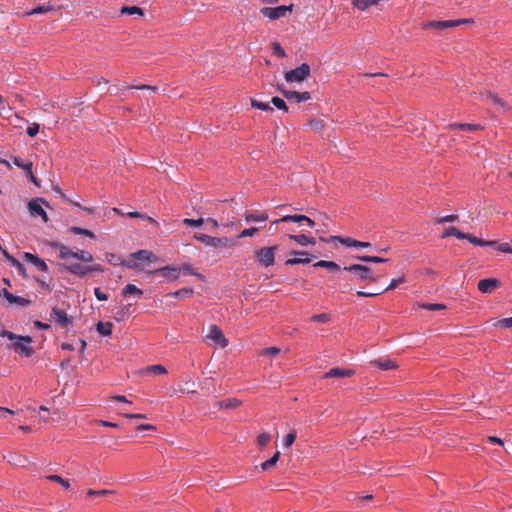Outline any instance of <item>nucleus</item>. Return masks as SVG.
Returning <instances> with one entry per match:
<instances>
[{"mask_svg":"<svg viewBox=\"0 0 512 512\" xmlns=\"http://www.w3.org/2000/svg\"><path fill=\"white\" fill-rule=\"evenodd\" d=\"M493 326L497 327V326H500V327H505V328H510L512 327V317H508V318H503L501 320H497Z\"/></svg>","mask_w":512,"mask_h":512,"instance_id":"nucleus-56","label":"nucleus"},{"mask_svg":"<svg viewBox=\"0 0 512 512\" xmlns=\"http://www.w3.org/2000/svg\"><path fill=\"white\" fill-rule=\"evenodd\" d=\"M113 324L111 322H99L96 326L97 332L102 336H109L112 333Z\"/></svg>","mask_w":512,"mask_h":512,"instance_id":"nucleus-35","label":"nucleus"},{"mask_svg":"<svg viewBox=\"0 0 512 512\" xmlns=\"http://www.w3.org/2000/svg\"><path fill=\"white\" fill-rule=\"evenodd\" d=\"M123 296H134L136 298H140L143 295V291L136 287L134 284H127L122 289Z\"/></svg>","mask_w":512,"mask_h":512,"instance_id":"nucleus-28","label":"nucleus"},{"mask_svg":"<svg viewBox=\"0 0 512 512\" xmlns=\"http://www.w3.org/2000/svg\"><path fill=\"white\" fill-rule=\"evenodd\" d=\"M70 231L73 234L84 235V236H87V237L92 238V239L95 238V234L91 230H88V229L80 228V227H77V226H72L70 228Z\"/></svg>","mask_w":512,"mask_h":512,"instance_id":"nucleus-41","label":"nucleus"},{"mask_svg":"<svg viewBox=\"0 0 512 512\" xmlns=\"http://www.w3.org/2000/svg\"><path fill=\"white\" fill-rule=\"evenodd\" d=\"M193 237L195 240L215 248H229L234 245V242L227 237H212L203 233H195Z\"/></svg>","mask_w":512,"mask_h":512,"instance_id":"nucleus-4","label":"nucleus"},{"mask_svg":"<svg viewBox=\"0 0 512 512\" xmlns=\"http://www.w3.org/2000/svg\"><path fill=\"white\" fill-rule=\"evenodd\" d=\"M279 459H280V452L276 451L274 453L273 457L269 458L268 460H266L265 462L260 464V469H262V471H269V470L273 469L274 466L276 465V462H278Z\"/></svg>","mask_w":512,"mask_h":512,"instance_id":"nucleus-30","label":"nucleus"},{"mask_svg":"<svg viewBox=\"0 0 512 512\" xmlns=\"http://www.w3.org/2000/svg\"><path fill=\"white\" fill-rule=\"evenodd\" d=\"M343 271L349 272L353 275L351 280L355 279L358 282H377L378 276L374 275L368 266L361 264H352L345 266Z\"/></svg>","mask_w":512,"mask_h":512,"instance_id":"nucleus-3","label":"nucleus"},{"mask_svg":"<svg viewBox=\"0 0 512 512\" xmlns=\"http://www.w3.org/2000/svg\"><path fill=\"white\" fill-rule=\"evenodd\" d=\"M120 13L122 15L124 14H127V15H138V16H143L144 15V11L142 8L140 7H137V6H123L120 10Z\"/></svg>","mask_w":512,"mask_h":512,"instance_id":"nucleus-37","label":"nucleus"},{"mask_svg":"<svg viewBox=\"0 0 512 512\" xmlns=\"http://www.w3.org/2000/svg\"><path fill=\"white\" fill-rule=\"evenodd\" d=\"M47 479L49 481H53V482H57L59 483L60 485H62L64 488L66 489H70V483L68 480L62 478L61 476L57 475V474H52V475H48L47 476Z\"/></svg>","mask_w":512,"mask_h":512,"instance_id":"nucleus-42","label":"nucleus"},{"mask_svg":"<svg viewBox=\"0 0 512 512\" xmlns=\"http://www.w3.org/2000/svg\"><path fill=\"white\" fill-rule=\"evenodd\" d=\"M314 267L326 268L332 271H339L340 266L333 261L319 260L313 264Z\"/></svg>","mask_w":512,"mask_h":512,"instance_id":"nucleus-36","label":"nucleus"},{"mask_svg":"<svg viewBox=\"0 0 512 512\" xmlns=\"http://www.w3.org/2000/svg\"><path fill=\"white\" fill-rule=\"evenodd\" d=\"M153 256L152 252L148 250H139L133 254V257L138 260L147 261Z\"/></svg>","mask_w":512,"mask_h":512,"instance_id":"nucleus-46","label":"nucleus"},{"mask_svg":"<svg viewBox=\"0 0 512 512\" xmlns=\"http://www.w3.org/2000/svg\"><path fill=\"white\" fill-rule=\"evenodd\" d=\"M291 254L297 255L299 257L287 259L285 264L289 266L297 265V264H308L311 261V258L308 257V253L304 251H291Z\"/></svg>","mask_w":512,"mask_h":512,"instance_id":"nucleus-21","label":"nucleus"},{"mask_svg":"<svg viewBox=\"0 0 512 512\" xmlns=\"http://www.w3.org/2000/svg\"><path fill=\"white\" fill-rule=\"evenodd\" d=\"M450 236H454L456 237L457 239H464L465 237V233L464 232H461L459 231L456 227L454 226H450L448 227L447 229H445V231L443 232V234L441 235V238L444 239V238H447V237H450Z\"/></svg>","mask_w":512,"mask_h":512,"instance_id":"nucleus-34","label":"nucleus"},{"mask_svg":"<svg viewBox=\"0 0 512 512\" xmlns=\"http://www.w3.org/2000/svg\"><path fill=\"white\" fill-rule=\"evenodd\" d=\"M471 22L468 19L464 20H440V21H428L422 24L423 29H434L437 31L451 29L464 23Z\"/></svg>","mask_w":512,"mask_h":512,"instance_id":"nucleus-7","label":"nucleus"},{"mask_svg":"<svg viewBox=\"0 0 512 512\" xmlns=\"http://www.w3.org/2000/svg\"><path fill=\"white\" fill-rule=\"evenodd\" d=\"M500 286V281L495 278H486L478 282V290L481 293H491Z\"/></svg>","mask_w":512,"mask_h":512,"instance_id":"nucleus-17","label":"nucleus"},{"mask_svg":"<svg viewBox=\"0 0 512 512\" xmlns=\"http://www.w3.org/2000/svg\"><path fill=\"white\" fill-rule=\"evenodd\" d=\"M293 4L291 5H281L278 7H264L260 9L261 15L269 18L270 20H277L283 18L287 15L288 12H292Z\"/></svg>","mask_w":512,"mask_h":512,"instance_id":"nucleus-8","label":"nucleus"},{"mask_svg":"<svg viewBox=\"0 0 512 512\" xmlns=\"http://www.w3.org/2000/svg\"><path fill=\"white\" fill-rule=\"evenodd\" d=\"M279 353L280 349L278 347H269L261 350L260 355L276 356Z\"/></svg>","mask_w":512,"mask_h":512,"instance_id":"nucleus-59","label":"nucleus"},{"mask_svg":"<svg viewBox=\"0 0 512 512\" xmlns=\"http://www.w3.org/2000/svg\"><path fill=\"white\" fill-rule=\"evenodd\" d=\"M145 372L146 373L155 374V375H165V374H167L166 368L163 365H160V364H155V365H151V366L147 367Z\"/></svg>","mask_w":512,"mask_h":512,"instance_id":"nucleus-39","label":"nucleus"},{"mask_svg":"<svg viewBox=\"0 0 512 512\" xmlns=\"http://www.w3.org/2000/svg\"><path fill=\"white\" fill-rule=\"evenodd\" d=\"M94 295L99 301H106L108 295L100 290V288H94Z\"/></svg>","mask_w":512,"mask_h":512,"instance_id":"nucleus-63","label":"nucleus"},{"mask_svg":"<svg viewBox=\"0 0 512 512\" xmlns=\"http://www.w3.org/2000/svg\"><path fill=\"white\" fill-rule=\"evenodd\" d=\"M289 238L295 242H297L301 246H306L308 244L314 245L316 243L313 237H308L304 234L299 235H289Z\"/></svg>","mask_w":512,"mask_h":512,"instance_id":"nucleus-29","label":"nucleus"},{"mask_svg":"<svg viewBox=\"0 0 512 512\" xmlns=\"http://www.w3.org/2000/svg\"><path fill=\"white\" fill-rule=\"evenodd\" d=\"M464 239L468 240L470 243L477 245V246H496V244H497V241H493V240L486 241V240L477 238V237H475L471 234H467V233H465Z\"/></svg>","mask_w":512,"mask_h":512,"instance_id":"nucleus-27","label":"nucleus"},{"mask_svg":"<svg viewBox=\"0 0 512 512\" xmlns=\"http://www.w3.org/2000/svg\"><path fill=\"white\" fill-rule=\"evenodd\" d=\"M445 128L450 131L455 129H460L464 131H477L481 129V126L479 124L454 123L448 124Z\"/></svg>","mask_w":512,"mask_h":512,"instance_id":"nucleus-26","label":"nucleus"},{"mask_svg":"<svg viewBox=\"0 0 512 512\" xmlns=\"http://www.w3.org/2000/svg\"><path fill=\"white\" fill-rule=\"evenodd\" d=\"M295 439H296V432L295 431L289 432L284 437L282 444L284 447L288 448L294 443Z\"/></svg>","mask_w":512,"mask_h":512,"instance_id":"nucleus-52","label":"nucleus"},{"mask_svg":"<svg viewBox=\"0 0 512 512\" xmlns=\"http://www.w3.org/2000/svg\"><path fill=\"white\" fill-rule=\"evenodd\" d=\"M487 443L490 444V445H499V446H503L504 445L503 440L498 438V437H495V436H488L487 437Z\"/></svg>","mask_w":512,"mask_h":512,"instance_id":"nucleus-62","label":"nucleus"},{"mask_svg":"<svg viewBox=\"0 0 512 512\" xmlns=\"http://www.w3.org/2000/svg\"><path fill=\"white\" fill-rule=\"evenodd\" d=\"M155 273L162 275L165 278L174 280L179 277L180 274V268L178 267H171V266H165L162 268H159L155 270Z\"/></svg>","mask_w":512,"mask_h":512,"instance_id":"nucleus-23","label":"nucleus"},{"mask_svg":"<svg viewBox=\"0 0 512 512\" xmlns=\"http://www.w3.org/2000/svg\"><path fill=\"white\" fill-rule=\"evenodd\" d=\"M370 364L384 371L397 368L396 362L392 361L391 359H374L370 362Z\"/></svg>","mask_w":512,"mask_h":512,"instance_id":"nucleus-24","label":"nucleus"},{"mask_svg":"<svg viewBox=\"0 0 512 512\" xmlns=\"http://www.w3.org/2000/svg\"><path fill=\"white\" fill-rule=\"evenodd\" d=\"M51 320H53L62 327H66L71 322L67 313L64 310L58 309L56 307L52 309Z\"/></svg>","mask_w":512,"mask_h":512,"instance_id":"nucleus-19","label":"nucleus"},{"mask_svg":"<svg viewBox=\"0 0 512 512\" xmlns=\"http://www.w3.org/2000/svg\"><path fill=\"white\" fill-rule=\"evenodd\" d=\"M271 103L279 110H283L284 112H288V107L283 99L280 97H273L271 99Z\"/></svg>","mask_w":512,"mask_h":512,"instance_id":"nucleus-45","label":"nucleus"},{"mask_svg":"<svg viewBox=\"0 0 512 512\" xmlns=\"http://www.w3.org/2000/svg\"><path fill=\"white\" fill-rule=\"evenodd\" d=\"M355 374V371L352 369H345V368H339L335 367L330 369L328 372H326L322 379H328V378H349L352 377Z\"/></svg>","mask_w":512,"mask_h":512,"instance_id":"nucleus-14","label":"nucleus"},{"mask_svg":"<svg viewBox=\"0 0 512 512\" xmlns=\"http://www.w3.org/2000/svg\"><path fill=\"white\" fill-rule=\"evenodd\" d=\"M49 246L59 249V258L62 260H79L83 262H92L93 255L85 250L77 249L72 251L69 247L60 244L59 242H48Z\"/></svg>","mask_w":512,"mask_h":512,"instance_id":"nucleus-2","label":"nucleus"},{"mask_svg":"<svg viewBox=\"0 0 512 512\" xmlns=\"http://www.w3.org/2000/svg\"><path fill=\"white\" fill-rule=\"evenodd\" d=\"M42 204L48 206V203L42 198L32 199L28 203V209L33 217L40 216L44 222H48V216L43 209Z\"/></svg>","mask_w":512,"mask_h":512,"instance_id":"nucleus-9","label":"nucleus"},{"mask_svg":"<svg viewBox=\"0 0 512 512\" xmlns=\"http://www.w3.org/2000/svg\"><path fill=\"white\" fill-rule=\"evenodd\" d=\"M356 259L359 261H362V262H371V263H384L387 261V259H385V258H381L378 256H369V255L357 256Z\"/></svg>","mask_w":512,"mask_h":512,"instance_id":"nucleus-40","label":"nucleus"},{"mask_svg":"<svg viewBox=\"0 0 512 512\" xmlns=\"http://www.w3.org/2000/svg\"><path fill=\"white\" fill-rule=\"evenodd\" d=\"M405 282V277L404 276H401L399 278H395V279H392L391 282L389 283V285L382 290V292H386L388 290H393L395 289L396 287H398L400 284L404 283Z\"/></svg>","mask_w":512,"mask_h":512,"instance_id":"nucleus-48","label":"nucleus"},{"mask_svg":"<svg viewBox=\"0 0 512 512\" xmlns=\"http://www.w3.org/2000/svg\"><path fill=\"white\" fill-rule=\"evenodd\" d=\"M340 291L343 293L351 292L353 290V287L346 281L345 283H339Z\"/></svg>","mask_w":512,"mask_h":512,"instance_id":"nucleus-64","label":"nucleus"},{"mask_svg":"<svg viewBox=\"0 0 512 512\" xmlns=\"http://www.w3.org/2000/svg\"><path fill=\"white\" fill-rule=\"evenodd\" d=\"M257 231H258V228H256V227H250V228L244 229L238 234L237 238L241 239V238H245V237H252Z\"/></svg>","mask_w":512,"mask_h":512,"instance_id":"nucleus-53","label":"nucleus"},{"mask_svg":"<svg viewBox=\"0 0 512 512\" xmlns=\"http://www.w3.org/2000/svg\"><path fill=\"white\" fill-rule=\"evenodd\" d=\"M281 220H284L285 222L298 223L300 226L306 224L310 228L315 226V222L305 215H285L281 217Z\"/></svg>","mask_w":512,"mask_h":512,"instance_id":"nucleus-18","label":"nucleus"},{"mask_svg":"<svg viewBox=\"0 0 512 512\" xmlns=\"http://www.w3.org/2000/svg\"><path fill=\"white\" fill-rule=\"evenodd\" d=\"M251 106L253 108L263 110V111H271V112L273 111V109L270 107V105L268 103H264V102L258 101L256 99H251Z\"/></svg>","mask_w":512,"mask_h":512,"instance_id":"nucleus-44","label":"nucleus"},{"mask_svg":"<svg viewBox=\"0 0 512 512\" xmlns=\"http://www.w3.org/2000/svg\"><path fill=\"white\" fill-rule=\"evenodd\" d=\"M205 220L203 218L199 219H190L185 218L183 219V224L189 227H200L204 224Z\"/></svg>","mask_w":512,"mask_h":512,"instance_id":"nucleus-47","label":"nucleus"},{"mask_svg":"<svg viewBox=\"0 0 512 512\" xmlns=\"http://www.w3.org/2000/svg\"><path fill=\"white\" fill-rule=\"evenodd\" d=\"M378 2L379 0H354L352 5L358 10L364 11L371 6L377 5Z\"/></svg>","mask_w":512,"mask_h":512,"instance_id":"nucleus-32","label":"nucleus"},{"mask_svg":"<svg viewBox=\"0 0 512 512\" xmlns=\"http://www.w3.org/2000/svg\"><path fill=\"white\" fill-rule=\"evenodd\" d=\"M278 250V246L263 247L256 251L255 258L259 265L264 267H270L274 264L275 253Z\"/></svg>","mask_w":512,"mask_h":512,"instance_id":"nucleus-6","label":"nucleus"},{"mask_svg":"<svg viewBox=\"0 0 512 512\" xmlns=\"http://www.w3.org/2000/svg\"><path fill=\"white\" fill-rule=\"evenodd\" d=\"M331 240L338 241V242H340L341 244H343V245H345L347 247L368 248V247L371 246V244L369 242L358 241V240H355V239L350 238V237L343 238V237H340V236H332Z\"/></svg>","mask_w":512,"mask_h":512,"instance_id":"nucleus-16","label":"nucleus"},{"mask_svg":"<svg viewBox=\"0 0 512 512\" xmlns=\"http://www.w3.org/2000/svg\"><path fill=\"white\" fill-rule=\"evenodd\" d=\"M419 307L426 309V310H430V311L443 310L446 308V306L444 304H440V303L421 304V305H419Z\"/></svg>","mask_w":512,"mask_h":512,"instance_id":"nucleus-50","label":"nucleus"},{"mask_svg":"<svg viewBox=\"0 0 512 512\" xmlns=\"http://www.w3.org/2000/svg\"><path fill=\"white\" fill-rule=\"evenodd\" d=\"M311 69L307 63L301 64L299 67L285 72L284 79L288 83H300L310 76Z\"/></svg>","mask_w":512,"mask_h":512,"instance_id":"nucleus-5","label":"nucleus"},{"mask_svg":"<svg viewBox=\"0 0 512 512\" xmlns=\"http://www.w3.org/2000/svg\"><path fill=\"white\" fill-rule=\"evenodd\" d=\"M272 49H273L274 54L277 55L278 57H280V58L286 57V53H285L284 49L281 47L280 43L273 42Z\"/></svg>","mask_w":512,"mask_h":512,"instance_id":"nucleus-55","label":"nucleus"},{"mask_svg":"<svg viewBox=\"0 0 512 512\" xmlns=\"http://www.w3.org/2000/svg\"><path fill=\"white\" fill-rule=\"evenodd\" d=\"M13 163L14 165H16L17 167L25 170L27 172V174H31V170H32V167H33V163L32 162H27V163H22V161L20 160V158L18 157H14L13 158Z\"/></svg>","mask_w":512,"mask_h":512,"instance_id":"nucleus-43","label":"nucleus"},{"mask_svg":"<svg viewBox=\"0 0 512 512\" xmlns=\"http://www.w3.org/2000/svg\"><path fill=\"white\" fill-rule=\"evenodd\" d=\"M7 452L2 455V459L10 465L24 467L28 463L26 456H22L18 451L9 450Z\"/></svg>","mask_w":512,"mask_h":512,"instance_id":"nucleus-11","label":"nucleus"},{"mask_svg":"<svg viewBox=\"0 0 512 512\" xmlns=\"http://www.w3.org/2000/svg\"><path fill=\"white\" fill-rule=\"evenodd\" d=\"M245 222H265L268 219L266 212H251L247 211L244 215Z\"/></svg>","mask_w":512,"mask_h":512,"instance_id":"nucleus-25","label":"nucleus"},{"mask_svg":"<svg viewBox=\"0 0 512 512\" xmlns=\"http://www.w3.org/2000/svg\"><path fill=\"white\" fill-rule=\"evenodd\" d=\"M241 405V401L236 398H229L216 403V406L224 409H233Z\"/></svg>","mask_w":512,"mask_h":512,"instance_id":"nucleus-31","label":"nucleus"},{"mask_svg":"<svg viewBox=\"0 0 512 512\" xmlns=\"http://www.w3.org/2000/svg\"><path fill=\"white\" fill-rule=\"evenodd\" d=\"M207 339L212 341L214 344L224 348L228 345V340L225 338L221 329L216 325L209 326Z\"/></svg>","mask_w":512,"mask_h":512,"instance_id":"nucleus-10","label":"nucleus"},{"mask_svg":"<svg viewBox=\"0 0 512 512\" xmlns=\"http://www.w3.org/2000/svg\"><path fill=\"white\" fill-rule=\"evenodd\" d=\"M271 439L270 434L268 433H262L257 437V445L260 447L266 446L269 444Z\"/></svg>","mask_w":512,"mask_h":512,"instance_id":"nucleus-51","label":"nucleus"},{"mask_svg":"<svg viewBox=\"0 0 512 512\" xmlns=\"http://www.w3.org/2000/svg\"><path fill=\"white\" fill-rule=\"evenodd\" d=\"M179 268H180V272L183 271V273H185V274L195 275V276H197L199 278L203 277L190 264H183Z\"/></svg>","mask_w":512,"mask_h":512,"instance_id":"nucleus-49","label":"nucleus"},{"mask_svg":"<svg viewBox=\"0 0 512 512\" xmlns=\"http://www.w3.org/2000/svg\"><path fill=\"white\" fill-rule=\"evenodd\" d=\"M39 132V124L33 123L27 128V134L30 137H35Z\"/></svg>","mask_w":512,"mask_h":512,"instance_id":"nucleus-61","label":"nucleus"},{"mask_svg":"<svg viewBox=\"0 0 512 512\" xmlns=\"http://www.w3.org/2000/svg\"><path fill=\"white\" fill-rule=\"evenodd\" d=\"M192 294H193V289L185 287V288H181L177 291L167 293L166 297H168V298H176V297L184 298V297H191Z\"/></svg>","mask_w":512,"mask_h":512,"instance_id":"nucleus-33","label":"nucleus"},{"mask_svg":"<svg viewBox=\"0 0 512 512\" xmlns=\"http://www.w3.org/2000/svg\"><path fill=\"white\" fill-rule=\"evenodd\" d=\"M55 10L56 9H55L54 6H51V5H41V6H38V7L34 8L30 12L24 13V15L25 16H30V15H36V14H44V13L55 11Z\"/></svg>","mask_w":512,"mask_h":512,"instance_id":"nucleus-38","label":"nucleus"},{"mask_svg":"<svg viewBox=\"0 0 512 512\" xmlns=\"http://www.w3.org/2000/svg\"><path fill=\"white\" fill-rule=\"evenodd\" d=\"M0 336L10 340L12 343L9 348L21 356L30 357L33 354L34 350L31 346L32 338L30 336L16 335L5 329L0 331Z\"/></svg>","mask_w":512,"mask_h":512,"instance_id":"nucleus-1","label":"nucleus"},{"mask_svg":"<svg viewBox=\"0 0 512 512\" xmlns=\"http://www.w3.org/2000/svg\"><path fill=\"white\" fill-rule=\"evenodd\" d=\"M63 263L64 268L70 273L83 277L88 273L87 266L81 265L79 263L73 262L72 260H64Z\"/></svg>","mask_w":512,"mask_h":512,"instance_id":"nucleus-15","label":"nucleus"},{"mask_svg":"<svg viewBox=\"0 0 512 512\" xmlns=\"http://www.w3.org/2000/svg\"><path fill=\"white\" fill-rule=\"evenodd\" d=\"M281 93L286 99L295 101L296 103L305 102L311 99V94L308 91L297 92L291 90H281Z\"/></svg>","mask_w":512,"mask_h":512,"instance_id":"nucleus-13","label":"nucleus"},{"mask_svg":"<svg viewBox=\"0 0 512 512\" xmlns=\"http://www.w3.org/2000/svg\"><path fill=\"white\" fill-rule=\"evenodd\" d=\"M496 250L503 252V253H511L512 254V246L508 243H498L496 246H493Z\"/></svg>","mask_w":512,"mask_h":512,"instance_id":"nucleus-57","label":"nucleus"},{"mask_svg":"<svg viewBox=\"0 0 512 512\" xmlns=\"http://www.w3.org/2000/svg\"><path fill=\"white\" fill-rule=\"evenodd\" d=\"M480 97L483 101L498 106L503 110L509 109V106L503 101V99L491 91H484L480 93Z\"/></svg>","mask_w":512,"mask_h":512,"instance_id":"nucleus-12","label":"nucleus"},{"mask_svg":"<svg viewBox=\"0 0 512 512\" xmlns=\"http://www.w3.org/2000/svg\"><path fill=\"white\" fill-rule=\"evenodd\" d=\"M23 257L26 261H28L29 263L34 265L38 270H40L42 272L48 271L47 264L42 259H40L37 255H34L30 252H25Z\"/></svg>","mask_w":512,"mask_h":512,"instance_id":"nucleus-20","label":"nucleus"},{"mask_svg":"<svg viewBox=\"0 0 512 512\" xmlns=\"http://www.w3.org/2000/svg\"><path fill=\"white\" fill-rule=\"evenodd\" d=\"M314 322L326 323L330 320V316L326 313L316 314L311 317Z\"/></svg>","mask_w":512,"mask_h":512,"instance_id":"nucleus-58","label":"nucleus"},{"mask_svg":"<svg viewBox=\"0 0 512 512\" xmlns=\"http://www.w3.org/2000/svg\"><path fill=\"white\" fill-rule=\"evenodd\" d=\"M457 220H458V215L450 214V215H446V216L437 218L435 220V223L441 224V223H445V222H455Z\"/></svg>","mask_w":512,"mask_h":512,"instance_id":"nucleus-54","label":"nucleus"},{"mask_svg":"<svg viewBox=\"0 0 512 512\" xmlns=\"http://www.w3.org/2000/svg\"><path fill=\"white\" fill-rule=\"evenodd\" d=\"M3 296L10 304H17L23 307L29 306L31 304V301L29 299L20 296H15L12 293H10L7 289L3 290Z\"/></svg>","mask_w":512,"mask_h":512,"instance_id":"nucleus-22","label":"nucleus"},{"mask_svg":"<svg viewBox=\"0 0 512 512\" xmlns=\"http://www.w3.org/2000/svg\"><path fill=\"white\" fill-rule=\"evenodd\" d=\"M127 216L131 217V218H141V219L148 220V221H150L152 223H156V221L153 218L147 216L146 214H142V213H139V212H136V211L135 212L127 213Z\"/></svg>","mask_w":512,"mask_h":512,"instance_id":"nucleus-60","label":"nucleus"}]
</instances>
